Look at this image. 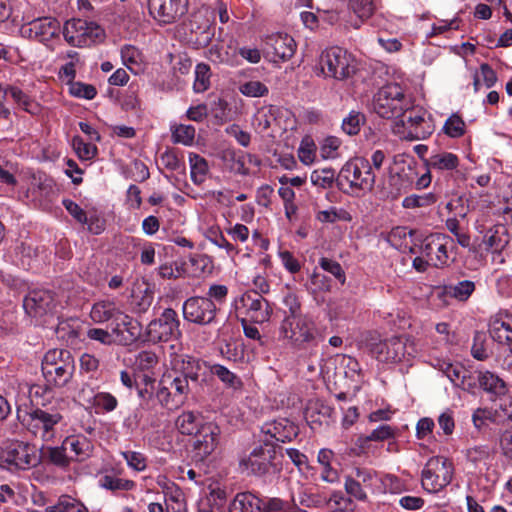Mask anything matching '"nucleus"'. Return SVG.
Returning <instances> with one entry per match:
<instances>
[{
    "instance_id": "49",
    "label": "nucleus",
    "mask_w": 512,
    "mask_h": 512,
    "mask_svg": "<svg viewBox=\"0 0 512 512\" xmlns=\"http://www.w3.org/2000/svg\"><path fill=\"white\" fill-rule=\"evenodd\" d=\"M486 342L487 337L485 332L475 331L473 336V344L471 347V354L475 359L484 361L489 357L486 350Z\"/></svg>"
},
{
    "instance_id": "3",
    "label": "nucleus",
    "mask_w": 512,
    "mask_h": 512,
    "mask_svg": "<svg viewBox=\"0 0 512 512\" xmlns=\"http://www.w3.org/2000/svg\"><path fill=\"white\" fill-rule=\"evenodd\" d=\"M17 418L34 436H39L44 441H49L54 436V427L62 419L60 411L54 407L34 408L21 414L17 412Z\"/></svg>"
},
{
    "instance_id": "26",
    "label": "nucleus",
    "mask_w": 512,
    "mask_h": 512,
    "mask_svg": "<svg viewBox=\"0 0 512 512\" xmlns=\"http://www.w3.org/2000/svg\"><path fill=\"white\" fill-rule=\"evenodd\" d=\"M86 25L87 21L82 19H71L66 21L62 33L67 43L75 47H86L87 41L86 38L83 37Z\"/></svg>"
},
{
    "instance_id": "31",
    "label": "nucleus",
    "mask_w": 512,
    "mask_h": 512,
    "mask_svg": "<svg viewBox=\"0 0 512 512\" xmlns=\"http://www.w3.org/2000/svg\"><path fill=\"white\" fill-rule=\"evenodd\" d=\"M204 423L200 413L186 411L177 417L176 427L183 435H195Z\"/></svg>"
},
{
    "instance_id": "17",
    "label": "nucleus",
    "mask_w": 512,
    "mask_h": 512,
    "mask_svg": "<svg viewBox=\"0 0 512 512\" xmlns=\"http://www.w3.org/2000/svg\"><path fill=\"white\" fill-rule=\"evenodd\" d=\"M247 315L256 323H264L270 319L272 307L257 291H247L240 299Z\"/></svg>"
},
{
    "instance_id": "58",
    "label": "nucleus",
    "mask_w": 512,
    "mask_h": 512,
    "mask_svg": "<svg viewBox=\"0 0 512 512\" xmlns=\"http://www.w3.org/2000/svg\"><path fill=\"white\" fill-rule=\"evenodd\" d=\"M83 37H85L87 41L86 47H89L97 42L103 41L105 32L97 23L87 21Z\"/></svg>"
},
{
    "instance_id": "12",
    "label": "nucleus",
    "mask_w": 512,
    "mask_h": 512,
    "mask_svg": "<svg viewBox=\"0 0 512 512\" xmlns=\"http://www.w3.org/2000/svg\"><path fill=\"white\" fill-rule=\"evenodd\" d=\"M5 462L19 469L36 467L42 463V454L35 445L22 441L8 443L3 451Z\"/></svg>"
},
{
    "instance_id": "41",
    "label": "nucleus",
    "mask_w": 512,
    "mask_h": 512,
    "mask_svg": "<svg viewBox=\"0 0 512 512\" xmlns=\"http://www.w3.org/2000/svg\"><path fill=\"white\" fill-rule=\"evenodd\" d=\"M442 131L450 138H460L466 133V123L459 114L453 113L445 121Z\"/></svg>"
},
{
    "instance_id": "11",
    "label": "nucleus",
    "mask_w": 512,
    "mask_h": 512,
    "mask_svg": "<svg viewBox=\"0 0 512 512\" xmlns=\"http://www.w3.org/2000/svg\"><path fill=\"white\" fill-rule=\"evenodd\" d=\"M322 72L326 76L343 80L350 77L355 68L352 65V58L348 52L340 47H331L322 52L320 56Z\"/></svg>"
},
{
    "instance_id": "38",
    "label": "nucleus",
    "mask_w": 512,
    "mask_h": 512,
    "mask_svg": "<svg viewBox=\"0 0 512 512\" xmlns=\"http://www.w3.org/2000/svg\"><path fill=\"white\" fill-rule=\"evenodd\" d=\"M316 218L319 222L322 223L351 222L353 220L349 211L342 207L336 206H332L326 210L319 211Z\"/></svg>"
},
{
    "instance_id": "62",
    "label": "nucleus",
    "mask_w": 512,
    "mask_h": 512,
    "mask_svg": "<svg viewBox=\"0 0 512 512\" xmlns=\"http://www.w3.org/2000/svg\"><path fill=\"white\" fill-rule=\"evenodd\" d=\"M508 243V239H503L502 236L499 235L497 230H493L490 228L481 238H480V246L485 244L487 248H503Z\"/></svg>"
},
{
    "instance_id": "1",
    "label": "nucleus",
    "mask_w": 512,
    "mask_h": 512,
    "mask_svg": "<svg viewBox=\"0 0 512 512\" xmlns=\"http://www.w3.org/2000/svg\"><path fill=\"white\" fill-rule=\"evenodd\" d=\"M41 370L45 381L54 388L65 387L75 371L74 357L67 349H50L42 359Z\"/></svg>"
},
{
    "instance_id": "33",
    "label": "nucleus",
    "mask_w": 512,
    "mask_h": 512,
    "mask_svg": "<svg viewBox=\"0 0 512 512\" xmlns=\"http://www.w3.org/2000/svg\"><path fill=\"white\" fill-rule=\"evenodd\" d=\"M475 283L470 280H463L457 283H450L443 286V294L460 302H465L475 291Z\"/></svg>"
},
{
    "instance_id": "59",
    "label": "nucleus",
    "mask_w": 512,
    "mask_h": 512,
    "mask_svg": "<svg viewBox=\"0 0 512 512\" xmlns=\"http://www.w3.org/2000/svg\"><path fill=\"white\" fill-rule=\"evenodd\" d=\"M160 163L163 167L170 171L185 169L184 163L179 159L175 150L168 149L160 156Z\"/></svg>"
},
{
    "instance_id": "19",
    "label": "nucleus",
    "mask_w": 512,
    "mask_h": 512,
    "mask_svg": "<svg viewBox=\"0 0 512 512\" xmlns=\"http://www.w3.org/2000/svg\"><path fill=\"white\" fill-rule=\"evenodd\" d=\"M387 241L396 249L416 253L415 248L420 242L416 230L409 226H393L387 235Z\"/></svg>"
},
{
    "instance_id": "10",
    "label": "nucleus",
    "mask_w": 512,
    "mask_h": 512,
    "mask_svg": "<svg viewBox=\"0 0 512 512\" xmlns=\"http://www.w3.org/2000/svg\"><path fill=\"white\" fill-rule=\"evenodd\" d=\"M220 308L210 298L192 296L182 305L184 320L199 326L211 325L215 322Z\"/></svg>"
},
{
    "instance_id": "42",
    "label": "nucleus",
    "mask_w": 512,
    "mask_h": 512,
    "mask_svg": "<svg viewBox=\"0 0 512 512\" xmlns=\"http://www.w3.org/2000/svg\"><path fill=\"white\" fill-rule=\"evenodd\" d=\"M172 140L174 143H180L185 146H190L194 142L195 128L192 125L179 124L171 128Z\"/></svg>"
},
{
    "instance_id": "51",
    "label": "nucleus",
    "mask_w": 512,
    "mask_h": 512,
    "mask_svg": "<svg viewBox=\"0 0 512 512\" xmlns=\"http://www.w3.org/2000/svg\"><path fill=\"white\" fill-rule=\"evenodd\" d=\"M47 512H87V509L82 503L66 497L60 499L56 505L47 508Z\"/></svg>"
},
{
    "instance_id": "7",
    "label": "nucleus",
    "mask_w": 512,
    "mask_h": 512,
    "mask_svg": "<svg viewBox=\"0 0 512 512\" xmlns=\"http://www.w3.org/2000/svg\"><path fill=\"white\" fill-rule=\"evenodd\" d=\"M453 463L446 457H431L422 471V486L428 492L436 493L448 486L453 478Z\"/></svg>"
},
{
    "instance_id": "22",
    "label": "nucleus",
    "mask_w": 512,
    "mask_h": 512,
    "mask_svg": "<svg viewBox=\"0 0 512 512\" xmlns=\"http://www.w3.org/2000/svg\"><path fill=\"white\" fill-rule=\"evenodd\" d=\"M342 494L341 493H333L329 498L318 493L314 492L311 488H306L301 490L298 493L296 502L300 505L311 508H321L324 506L333 507L341 504Z\"/></svg>"
},
{
    "instance_id": "9",
    "label": "nucleus",
    "mask_w": 512,
    "mask_h": 512,
    "mask_svg": "<svg viewBox=\"0 0 512 512\" xmlns=\"http://www.w3.org/2000/svg\"><path fill=\"white\" fill-rule=\"evenodd\" d=\"M425 124L424 112L421 108H414L412 104L411 108L394 123L392 131L400 138L410 141L425 139L432 133L429 126L424 127Z\"/></svg>"
},
{
    "instance_id": "27",
    "label": "nucleus",
    "mask_w": 512,
    "mask_h": 512,
    "mask_svg": "<svg viewBox=\"0 0 512 512\" xmlns=\"http://www.w3.org/2000/svg\"><path fill=\"white\" fill-rule=\"evenodd\" d=\"M116 321H119V325L122 326L126 334H121L119 339V345L128 346L136 342L141 335V324L131 316L120 312Z\"/></svg>"
},
{
    "instance_id": "4",
    "label": "nucleus",
    "mask_w": 512,
    "mask_h": 512,
    "mask_svg": "<svg viewBox=\"0 0 512 512\" xmlns=\"http://www.w3.org/2000/svg\"><path fill=\"white\" fill-rule=\"evenodd\" d=\"M277 448L282 447L272 442L269 438L260 439V445L256 446L248 457L241 459L240 466L249 470L255 476H264L279 470L277 463Z\"/></svg>"
},
{
    "instance_id": "25",
    "label": "nucleus",
    "mask_w": 512,
    "mask_h": 512,
    "mask_svg": "<svg viewBox=\"0 0 512 512\" xmlns=\"http://www.w3.org/2000/svg\"><path fill=\"white\" fill-rule=\"evenodd\" d=\"M67 451H70L69 457L71 461L83 462L88 459L91 454L93 447L87 438L82 437H67L63 441Z\"/></svg>"
},
{
    "instance_id": "36",
    "label": "nucleus",
    "mask_w": 512,
    "mask_h": 512,
    "mask_svg": "<svg viewBox=\"0 0 512 512\" xmlns=\"http://www.w3.org/2000/svg\"><path fill=\"white\" fill-rule=\"evenodd\" d=\"M459 165L457 155L450 152H441L433 154L426 160L427 169L434 170H454Z\"/></svg>"
},
{
    "instance_id": "18",
    "label": "nucleus",
    "mask_w": 512,
    "mask_h": 512,
    "mask_svg": "<svg viewBox=\"0 0 512 512\" xmlns=\"http://www.w3.org/2000/svg\"><path fill=\"white\" fill-rule=\"evenodd\" d=\"M421 252L428 258L431 265L441 267L448 261L446 237L440 233H433L424 240H420Z\"/></svg>"
},
{
    "instance_id": "23",
    "label": "nucleus",
    "mask_w": 512,
    "mask_h": 512,
    "mask_svg": "<svg viewBox=\"0 0 512 512\" xmlns=\"http://www.w3.org/2000/svg\"><path fill=\"white\" fill-rule=\"evenodd\" d=\"M264 438H273L276 442L286 443L292 441L298 435V427L287 419H280L274 421L272 424L267 425V428H262Z\"/></svg>"
},
{
    "instance_id": "45",
    "label": "nucleus",
    "mask_w": 512,
    "mask_h": 512,
    "mask_svg": "<svg viewBox=\"0 0 512 512\" xmlns=\"http://www.w3.org/2000/svg\"><path fill=\"white\" fill-rule=\"evenodd\" d=\"M210 67L205 63H199L195 68V81L193 89L197 93L206 91L210 86Z\"/></svg>"
},
{
    "instance_id": "20",
    "label": "nucleus",
    "mask_w": 512,
    "mask_h": 512,
    "mask_svg": "<svg viewBox=\"0 0 512 512\" xmlns=\"http://www.w3.org/2000/svg\"><path fill=\"white\" fill-rule=\"evenodd\" d=\"M265 45L272 50L274 61L290 59L296 48L294 39L286 33H273L265 39Z\"/></svg>"
},
{
    "instance_id": "43",
    "label": "nucleus",
    "mask_w": 512,
    "mask_h": 512,
    "mask_svg": "<svg viewBox=\"0 0 512 512\" xmlns=\"http://www.w3.org/2000/svg\"><path fill=\"white\" fill-rule=\"evenodd\" d=\"M100 486L115 491H130L135 487V482L128 479L118 478L112 475H104L100 479Z\"/></svg>"
},
{
    "instance_id": "46",
    "label": "nucleus",
    "mask_w": 512,
    "mask_h": 512,
    "mask_svg": "<svg viewBox=\"0 0 512 512\" xmlns=\"http://www.w3.org/2000/svg\"><path fill=\"white\" fill-rule=\"evenodd\" d=\"M336 176V171L331 168L316 169L311 173V182L322 188H329L332 186Z\"/></svg>"
},
{
    "instance_id": "8",
    "label": "nucleus",
    "mask_w": 512,
    "mask_h": 512,
    "mask_svg": "<svg viewBox=\"0 0 512 512\" xmlns=\"http://www.w3.org/2000/svg\"><path fill=\"white\" fill-rule=\"evenodd\" d=\"M146 335L148 341L154 344L181 338L182 332L177 312L172 308H166L158 318L150 321Z\"/></svg>"
},
{
    "instance_id": "6",
    "label": "nucleus",
    "mask_w": 512,
    "mask_h": 512,
    "mask_svg": "<svg viewBox=\"0 0 512 512\" xmlns=\"http://www.w3.org/2000/svg\"><path fill=\"white\" fill-rule=\"evenodd\" d=\"M280 333L297 349H305L317 343V330L313 321L306 316L295 319L284 318Z\"/></svg>"
},
{
    "instance_id": "55",
    "label": "nucleus",
    "mask_w": 512,
    "mask_h": 512,
    "mask_svg": "<svg viewBox=\"0 0 512 512\" xmlns=\"http://www.w3.org/2000/svg\"><path fill=\"white\" fill-rule=\"evenodd\" d=\"M466 459L477 467L480 463L486 461L490 457V449L488 446L480 445L468 448L465 453Z\"/></svg>"
},
{
    "instance_id": "21",
    "label": "nucleus",
    "mask_w": 512,
    "mask_h": 512,
    "mask_svg": "<svg viewBox=\"0 0 512 512\" xmlns=\"http://www.w3.org/2000/svg\"><path fill=\"white\" fill-rule=\"evenodd\" d=\"M60 32V22L52 17H42L29 23V37L47 43Z\"/></svg>"
},
{
    "instance_id": "47",
    "label": "nucleus",
    "mask_w": 512,
    "mask_h": 512,
    "mask_svg": "<svg viewBox=\"0 0 512 512\" xmlns=\"http://www.w3.org/2000/svg\"><path fill=\"white\" fill-rule=\"evenodd\" d=\"M9 94L13 100L25 111L31 114H35L38 111V105L18 87H9Z\"/></svg>"
},
{
    "instance_id": "14",
    "label": "nucleus",
    "mask_w": 512,
    "mask_h": 512,
    "mask_svg": "<svg viewBox=\"0 0 512 512\" xmlns=\"http://www.w3.org/2000/svg\"><path fill=\"white\" fill-rule=\"evenodd\" d=\"M221 430L214 422H205L202 428L194 435L193 458L196 462L206 460L219 444Z\"/></svg>"
},
{
    "instance_id": "30",
    "label": "nucleus",
    "mask_w": 512,
    "mask_h": 512,
    "mask_svg": "<svg viewBox=\"0 0 512 512\" xmlns=\"http://www.w3.org/2000/svg\"><path fill=\"white\" fill-rule=\"evenodd\" d=\"M261 500L250 492L238 493L229 506V512H261Z\"/></svg>"
},
{
    "instance_id": "35",
    "label": "nucleus",
    "mask_w": 512,
    "mask_h": 512,
    "mask_svg": "<svg viewBox=\"0 0 512 512\" xmlns=\"http://www.w3.org/2000/svg\"><path fill=\"white\" fill-rule=\"evenodd\" d=\"M42 454V462L47 461L61 469H66L71 463L67 449L62 443L61 446L47 447L46 450H40Z\"/></svg>"
},
{
    "instance_id": "16",
    "label": "nucleus",
    "mask_w": 512,
    "mask_h": 512,
    "mask_svg": "<svg viewBox=\"0 0 512 512\" xmlns=\"http://www.w3.org/2000/svg\"><path fill=\"white\" fill-rule=\"evenodd\" d=\"M23 308L30 317L42 318L55 308L54 295L48 290H32L25 296Z\"/></svg>"
},
{
    "instance_id": "48",
    "label": "nucleus",
    "mask_w": 512,
    "mask_h": 512,
    "mask_svg": "<svg viewBox=\"0 0 512 512\" xmlns=\"http://www.w3.org/2000/svg\"><path fill=\"white\" fill-rule=\"evenodd\" d=\"M365 122V117L360 112L352 111L342 121V130L347 135H357L360 131L361 125Z\"/></svg>"
},
{
    "instance_id": "50",
    "label": "nucleus",
    "mask_w": 512,
    "mask_h": 512,
    "mask_svg": "<svg viewBox=\"0 0 512 512\" xmlns=\"http://www.w3.org/2000/svg\"><path fill=\"white\" fill-rule=\"evenodd\" d=\"M72 144L77 155L82 160H90L97 153V147L92 143L85 142L80 136H75Z\"/></svg>"
},
{
    "instance_id": "29",
    "label": "nucleus",
    "mask_w": 512,
    "mask_h": 512,
    "mask_svg": "<svg viewBox=\"0 0 512 512\" xmlns=\"http://www.w3.org/2000/svg\"><path fill=\"white\" fill-rule=\"evenodd\" d=\"M154 301V291L151 286L144 283V289L138 287L132 292V311L135 314L141 315L148 312Z\"/></svg>"
},
{
    "instance_id": "34",
    "label": "nucleus",
    "mask_w": 512,
    "mask_h": 512,
    "mask_svg": "<svg viewBox=\"0 0 512 512\" xmlns=\"http://www.w3.org/2000/svg\"><path fill=\"white\" fill-rule=\"evenodd\" d=\"M164 379H166V382L169 381V387L173 393V400H176V404L183 403L193 387H195L186 378L179 377L176 374L170 373L164 376Z\"/></svg>"
},
{
    "instance_id": "64",
    "label": "nucleus",
    "mask_w": 512,
    "mask_h": 512,
    "mask_svg": "<svg viewBox=\"0 0 512 512\" xmlns=\"http://www.w3.org/2000/svg\"><path fill=\"white\" fill-rule=\"evenodd\" d=\"M341 140L335 136H328L324 139L320 152L324 159L335 158L336 151L341 146Z\"/></svg>"
},
{
    "instance_id": "28",
    "label": "nucleus",
    "mask_w": 512,
    "mask_h": 512,
    "mask_svg": "<svg viewBox=\"0 0 512 512\" xmlns=\"http://www.w3.org/2000/svg\"><path fill=\"white\" fill-rule=\"evenodd\" d=\"M477 380L480 388L495 397L505 396L507 392L505 382L490 371L479 372Z\"/></svg>"
},
{
    "instance_id": "5",
    "label": "nucleus",
    "mask_w": 512,
    "mask_h": 512,
    "mask_svg": "<svg viewBox=\"0 0 512 512\" xmlns=\"http://www.w3.org/2000/svg\"><path fill=\"white\" fill-rule=\"evenodd\" d=\"M365 345L370 354L380 362H399L406 354H411L407 346V339L401 336H393L381 340L377 335L370 334L365 339Z\"/></svg>"
},
{
    "instance_id": "60",
    "label": "nucleus",
    "mask_w": 512,
    "mask_h": 512,
    "mask_svg": "<svg viewBox=\"0 0 512 512\" xmlns=\"http://www.w3.org/2000/svg\"><path fill=\"white\" fill-rule=\"evenodd\" d=\"M450 232L456 237L458 243L463 247H480V237L476 236L474 241H471V236L465 231V226H448Z\"/></svg>"
},
{
    "instance_id": "53",
    "label": "nucleus",
    "mask_w": 512,
    "mask_h": 512,
    "mask_svg": "<svg viewBox=\"0 0 512 512\" xmlns=\"http://www.w3.org/2000/svg\"><path fill=\"white\" fill-rule=\"evenodd\" d=\"M239 91L247 97H263L268 94V87L260 81H248L239 86Z\"/></svg>"
},
{
    "instance_id": "40",
    "label": "nucleus",
    "mask_w": 512,
    "mask_h": 512,
    "mask_svg": "<svg viewBox=\"0 0 512 512\" xmlns=\"http://www.w3.org/2000/svg\"><path fill=\"white\" fill-rule=\"evenodd\" d=\"M210 371L213 375L217 376L226 386L235 390L241 389L243 386L242 380L235 373L231 372L228 368L220 364L211 366Z\"/></svg>"
},
{
    "instance_id": "2",
    "label": "nucleus",
    "mask_w": 512,
    "mask_h": 512,
    "mask_svg": "<svg viewBox=\"0 0 512 512\" xmlns=\"http://www.w3.org/2000/svg\"><path fill=\"white\" fill-rule=\"evenodd\" d=\"M411 105V98L398 83H389L380 88L373 100L375 113L385 119H399Z\"/></svg>"
},
{
    "instance_id": "44",
    "label": "nucleus",
    "mask_w": 512,
    "mask_h": 512,
    "mask_svg": "<svg viewBox=\"0 0 512 512\" xmlns=\"http://www.w3.org/2000/svg\"><path fill=\"white\" fill-rule=\"evenodd\" d=\"M54 386L45 381L44 385H33L30 388V395L32 401L43 408L50 407V399L52 398V388Z\"/></svg>"
},
{
    "instance_id": "57",
    "label": "nucleus",
    "mask_w": 512,
    "mask_h": 512,
    "mask_svg": "<svg viewBox=\"0 0 512 512\" xmlns=\"http://www.w3.org/2000/svg\"><path fill=\"white\" fill-rule=\"evenodd\" d=\"M319 265L323 270L332 274L342 285L345 283V272L337 261L322 257L319 261Z\"/></svg>"
},
{
    "instance_id": "63",
    "label": "nucleus",
    "mask_w": 512,
    "mask_h": 512,
    "mask_svg": "<svg viewBox=\"0 0 512 512\" xmlns=\"http://www.w3.org/2000/svg\"><path fill=\"white\" fill-rule=\"evenodd\" d=\"M117 399L108 392H99L94 396V406L105 412H111L117 407Z\"/></svg>"
},
{
    "instance_id": "15",
    "label": "nucleus",
    "mask_w": 512,
    "mask_h": 512,
    "mask_svg": "<svg viewBox=\"0 0 512 512\" xmlns=\"http://www.w3.org/2000/svg\"><path fill=\"white\" fill-rule=\"evenodd\" d=\"M187 0H148L149 14L160 24H172L187 12Z\"/></svg>"
},
{
    "instance_id": "13",
    "label": "nucleus",
    "mask_w": 512,
    "mask_h": 512,
    "mask_svg": "<svg viewBox=\"0 0 512 512\" xmlns=\"http://www.w3.org/2000/svg\"><path fill=\"white\" fill-rule=\"evenodd\" d=\"M340 174L350 183L351 187L362 190H371L376 180L370 161L365 158H356L354 161L347 162L342 167Z\"/></svg>"
},
{
    "instance_id": "32",
    "label": "nucleus",
    "mask_w": 512,
    "mask_h": 512,
    "mask_svg": "<svg viewBox=\"0 0 512 512\" xmlns=\"http://www.w3.org/2000/svg\"><path fill=\"white\" fill-rule=\"evenodd\" d=\"M121 310L114 302L100 301L93 305L90 316L96 323H103L109 320H117Z\"/></svg>"
},
{
    "instance_id": "39",
    "label": "nucleus",
    "mask_w": 512,
    "mask_h": 512,
    "mask_svg": "<svg viewBox=\"0 0 512 512\" xmlns=\"http://www.w3.org/2000/svg\"><path fill=\"white\" fill-rule=\"evenodd\" d=\"M222 159L226 162L231 172L239 175L249 174L244 154H237L234 150L228 149L223 151Z\"/></svg>"
},
{
    "instance_id": "56",
    "label": "nucleus",
    "mask_w": 512,
    "mask_h": 512,
    "mask_svg": "<svg viewBox=\"0 0 512 512\" xmlns=\"http://www.w3.org/2000/svg\"><path fill=\"white\" fill-rule=\"evenodd\" d=\"M69 90L71 95L87 100L95 98L97 94V90L93 85L82 82L71 83Z\"/></svg>"
},
{
    "instance_id": "61",
    "label": "nucleus",
    "mask_w": 512,
    "mask_h": 512,
    "mask_svg": "<svg viewBox=\"0 0 512 512\" xmlns=\"http://www.w3.org/2000/svg\"><path fill=\"white\" fill-rule=\"evenodd\" d=\"M316 147L312 140L304 138L298 148V157L302 163L309 165L314 161Z\"/></svg>"
},
{
    "instance_id": "54",
    "label": "nucleus",
    "mask_w": 512,
    "mask_h": 512,
    "mask_svg": "<svg viewBox=\"0 0 512 512\" xmlns=\"http://www.w3.org/2000/svg\"><path fill=\"white\" fill-rule=\"evenodd\" d=\"M349 4L354 13L362 20L370 18L375 11L373 0H349Z\"/></svg>"
},
{
    "instance_id": "37",
    "label": "nucleus",
    "mask_w": 512,
    "mask_h": 512,
    "mask_svg": "<svg viewBox=\"0 0 512 512\" xmlns=\"http://www.w3.org/2000/svg\"><path fill=\"white\" fill-rule=\"evenodd\" d=\"M189 163L191 169V179L195 184H202L206 175L209 171L208 162L206 159L199 154L190 153L189 154Z\"/></svg>"
},
{
    "instance_id": "24",
    "label": "nucleus",
    "mask_w": 512,
    "mask_h": 512,
    "mask_svg": "<svg viewBox=\"0 0 512 512\" xmlns=\"http://www.w3.org/2000/svg\"><path fill=\"white\" fill-rule=\"evenodd\" d=\"M200 370V361L188 355L175 360L173 364V374L186 378L187 381L195 386L198 385Z\"/></svg>"
},
{
    "instance_id": "52",
    "label": "nucleus",
    "mask_w": 512,
    "mask_h": 512,
    "mask_svg": "<svg viewBox=\"0 0 512 512\" xmlns=\"http://www.w3.org/2000/svg\"><path fill=\"white\" fill-rule=\"evenodd\" d=\"M437 197L434 193H425L422 195H410L404 198L403 206L405 208L425 207L434 204Z\"/></svg>"
}]
</instances>
